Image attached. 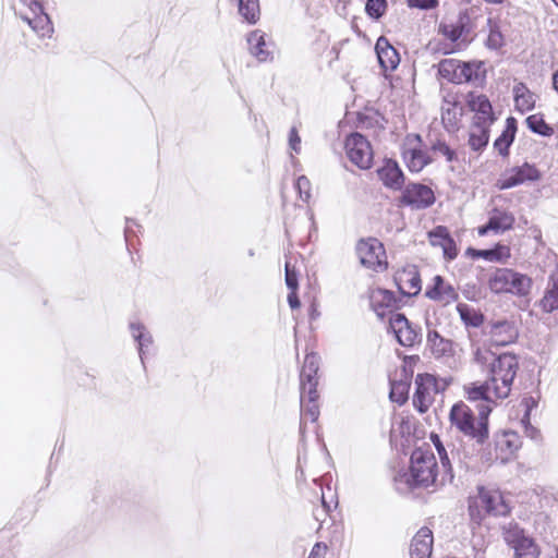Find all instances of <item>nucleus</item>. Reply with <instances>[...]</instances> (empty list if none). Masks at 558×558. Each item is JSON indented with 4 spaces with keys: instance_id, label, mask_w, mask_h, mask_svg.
Here are the masks:
<instances>
[{
    "instance_id": "1",
    "label": "nucleus",
    "mask_w": 558,
    "mask_h": 558,
    "mask_svg": "<svg viewBox=\"0 0 558 558\" xmlns=\"http://www.w3.org/2000/svg\"><path fill=\"white\" fill-rule=\"evenodd\" d=\"M490 412L492 407L488 403L478 408L477 415L464 402L452 405L449 413L450 427L463 435L470 444H464L462 440L444 441L437 434H430V440L449 482L453 480L456 472L463 473L471 468L475 456L487 442Z\"/></svg>"
},
{
    "instance_id": "2",
    "label": "nucleus",
    "mask_w": 558,
    "mask_h": 558,
    "mask_svg": "<svg viewBox=\"0 0 558 558\" xmlns=\"http://www.w3.org/2000/svg\"><path fill=\"white\" fill-rule=\"evenodd\" d=\"M473 361L487 374L497 399H506L511 391L513 380L519 369V361L514 354H496L489 349L477 348Z\"/></svg>"
},
{
    "instance_id": "3",
    "label": "nucleus",
    "mask_w": 558,
    "mask_h": 558,
    "mask_svg": "<svg viewBox=\"0 0 558 558\" xmlns=\"http://www.w3.org/2000/svg\"><path fill=\"white\" fill-rule=\"evenodd\" d=\"M436 468L434 454L421 449L414 450L411 456L410 470L399 473L396 482L405 484L409 488L429 486L436 480Z\"/></svg>"
},
{
    "instance_id": "4",
    "label": "nucleus",
    "mask_w": 558,
    "mask_h": 558,
    "mask_svg": "<svg viewBox=\"0 0 558 558\" xmlns=\"http://www.w3.org/2000/svg\"><path fill=\"white\" fill-rule=\"evenodd\" d=\"M488 288L496 294L510 293L526 296L532 289V279L509 268H498L488 279Z\"/></svg>"
},
{
    "instance_id": "5",
    "label": "nucleus",
    "mask_w": 558,
    "mask_h": 558,
    "mask_svg": "<svg viewBox=\"0 0 558 558\" xmlns=\"http://www.w3.org/2000/svg\"><path fill=\"white\" fill-rule=\"evenodd\" d=\"M482 62H462L457 59H444L438 64V74L442 78L454 83H480L484 78Z\"/></svg>"
},
{
    "instance_id": "6",
    "label": "nucleus",
    "mask_w": 558,
    "mask_h": 558,
    "mask_svg": "<svg viewBox=\"0 0 558 558\" xmlns=\"http://www.w3.org/2000/svg\"><path fill=\"white\" fill-rule=\"evenodd\" d=\"M21 19L26 22L39 38H50L54 32L50 16L37 0H19Z\"/></svg>"
},
{
    "instance_id": "7",
    "label": "nucleus",
    "mask_w": 558,
    "mask_h": 558,
    "mask_svg": "<svg viewBox=\"0 0 558 558\" xmlns=\"http://www.w3.org/2000/svg\"><path fill=\"white\" fill-rule=\"evenodd\" d=\"M504 539L514 550L517 558H538L541 550L535 541L517 523L509 522L502 527Z\"/></svg>"
},
{
    "instance_id": "8",
    "label": "nucleus",
    "mask_w": 558,
    "mask_h": 558,
    "mask_svg": "<svg viewBox=\"0 0 558 558\" xmlns=\"http://www.w3.org/2000/svg\"><path fill=\"white\" fill-rule=\"evenodd\" d=\"M356 254L360 263L369 269L381 271L387 268L386 252L383 243L377 239L361 240L356 244Z\"/></svg>"
},
{
    "instance_id": "9",
    "label": "nucleus",
    "mask_w": 558,
    "mask_h": 558,
    "mask_svg": "<svg viewBox=\"0 0 558 558\" xmlns=\"http://www.w3.org/2000/svg\"><path fill=\"white\" fill-rule=\"evenodd\" d=\"M347 156L360 169H369L373 163V150L369 142L360 133H352L345 140Z\"/></svg>"
},
{
    "instance_id": "10",
    "label": "nucleus",
    "mask_w": 558,
    "mask_h": 558,
    "mask_svg": "<svg viewBox=\"0 0 558 558\" xmlns=\"http://www.w3.org/2000/svg\"><path fill=\"white\" fill-rule=\"evenodd\" d=\"M318 369V355L315 353L306 354L304 359V364L300 373V391L303 402L306 398V393L311 396V399L317 396Z\"/></svg>"
},
{
    "instance_id": "11",
    "label": "nucleus",
    "mask_w": 558,
    "mask_h": 558,
    "mask_svg": "<svg viewBox=\"0 0 558 558\" xmlns=\"http://www.w3.org/2000/svg\"><path fill=\"white\" fill-rule=\"evenodd\" d=\"M435 195L430 187L421 183L408 184L401 196V203L413 209H424L433 205Z\"/></svg>"
},
{
    "instance_id": "12",
    "label": "nucleus",
    "mask_w": 558,
    "mask_h": 558,
    "mask_svg": "<svg viewBox=\"0 0 558 558\" xmlns=\"http://www.w3.org/2000/svg\"><path fill=\"white\" fill-rule=\"evenodd\" d=\"M403 160L411 172H420L432 162L430 157L421 148V136L408 138L403 147Z\"/></svg>"
},
{
    "instance_id": "13",
    "label": "nucleus",
    "mask_w": 558,
    "mask_h": 558,
    "mask_svg": "<svg viewBox=\"0 0 558 558\" xmlns=\"http://www.w3.org/2000/svg\"><path fill=\"white\" fill-rule=\"evenodd\" d=\"M475 505L483 509L486 513L493 515H506L509 513L510 508L504 499L499 490L487 489L481 487Z\"/></svg>"
},
{
    "instance_id": "14",
    "label": "nucleus",
    "mask_w": 558,
    "mask_h": 558,
    "mask_svg": "<svg viewBox=\"0 0 558 558\" xmlns=\"http://www.w3.org/2000/svg\"><path fill=\"white\" fill-rule=\"evenodd\" d=\"M538 178V170L532 165L524 163L521 167H513L509 171L505 172L498 180L497 186L500 190H507L527 181H536Z\"/></svg>"
},
{
    "instance_id": "15",
    "label": "nucleus",
    "mask_w": 558,
    "mask_h": 558,
    "mask_svg": "<svg viewBox=\"0 0 558 558\" xmlns=\"http://www.w3.org/2000/svg\"><path fill=\"white\" fill-rule=\"evenodd\" d=\"M390 328L393 331L398 342L403 347H412L421 340L417 330L409 323L401 313H393L389 317Z\"/></svg>"
},
{
    "instance_id": "16",
    "label": "nucleus",
    "mask_w": 558,
    "mask_h": 558,
    "mask_svg": "<svg viewBox=\"0 0 558 558\" xmlns=\"http://www.w3.org/2000/svg\"><path fill=\"white\" fill-rule=\"evenodd\" d=\"M414 404L420 412H425L433 400V395L437 392L436 378L430 374H418L415 377Z\"/></svg>"
},
{
    "instance_id": "17",
    "label": "nucleus",
    "mask_w": 558,
    "mask_h": 558,
    "mask_svg": "<svg viewBox=\"0 0 558 558\" xmlns=\"http://www.w3.org/2000/svg\"><path fill=\"white\" fill-rule=\"evenodd\" d=\"M369 303L372 310L381 319L388 314L392 315L398 307V300L393 292L380 288L371 291Z\"/></svg>"
},
{
    "instance_id": "18",
    "label": "nucleus",
    "mask_w": 558,
    "mask_h": 558,
    "mask_svg": "<svg viewBox=\"0 0 558 558\" xmlns=\"http://www.w3.org/2000/svg\"><path fill=\"white\" fill-rule=\"evenodd\" d=\"M468 106L475 113L473 123L482 125H492L495 118L490 101L485 95L470 93L468 95Z\"/></svg>"
},
{
    "instance_id": "19",
    "label": "nucleus",
    "mask_w": 558,
    "mask_h": 558,
    "mask_svg": "<svg viewBox=\"0 0 558 558\" xmlns=\"http://www.w3.org/2000/svg\"><path fill=\"white\" fill-rule=\"evenodd\" d=\"M513 223L514 217L511 213L494 208L489 214L487 223L478 228V234L486 235L488 232L502 233L510 230Z\"/></svg>"
},
{
    "instance_id": "20",
    "label": "nucleus",
    "mask_w": 558,
    "mask_h": 558,
    "mask_svg": "<svg viewBox=\"0 0 558 558\" xmlns=\"http://www.w3.org/2000/svg\"><path fill=\"white\" fill-rule=\"evenodd\" d=\"M470 32V16L466 12H460L458 16L439 25V33L452 43L464 38Z\"/></svg>"
},
{
    "instance_id": "21",
    "label": "nucleus",
    "mask_w": 558,
    "mask_h": 558,
    "mask_svg": "<svg viewBox=\"0 0 558 558\" xmlns=\"http://www.w3.org/2000/svg\"><path fill=\"white\" fill-rule=\"evenodd\" d=\"M395 282L404 295H416L421 291V278L414 266L397 271Z\"/></svg>"
},
{
    "instance_id": "22",
    "label": "nucleus",
    "mask_w": 558,
    "mask_h": 558,
    "mask_svg": "<svg viewBox=\"0 0 558 558\" xmlns=\"http://www.w3.org/2000/svg\"><path fill=\"white\" fill-rule=\"evenodd\" d=\"M490 341L497 347L513 343L518 338V330L513 323L499 320L493 323L489 330Z\"/></svg>"
},
{
    "instance_id": "23",
    "label": "nucleus",
    "mask_w": 558,
    "mask_h": 558,
    "mask_svg": "<svg viewBox=\"0 0 558 558\" xmlns=\"http://www.w3.org/2000/svg\"><path fill=\"white\" fill-rule=\"evenodd\" d=\"M433 532L426 527H421L413 536L410 545L411 558H429L433 550Z\"/></svg>"
},
{
    "instance_id": "24",
    "label": "nucleus",
    "mask_w": 558,
    "mask_h": 558,
    "mask_svg": "<svg viewBox=\"0 0 558 558\" xmlns=\"http://www.w3.org/2000/svg\"><path fill=\"white\" fill-rule=\"evenodd\" d=\"M375 50L377 53L379 64L384 70L392 71L398 66V64L400 62L399 53L390 45L389 40L386 37L380 36L377 39Z\"/></svg>"
},
{
    "instance_id": "25",
    "label": "nucleus",
    "mask_w": 558,
    "mask_h": 558,
    "mask_svg": "<svg viewBox=\"0 0 558 558\" xmlns=\"http://www.w3.org/2000/svg\"><path fill=\"white\" fill-rule=\"evenodd\" d=\"M427 345L435 359L452 357L456 354L453 341L441 337L436 330L428 331Z\"/></svg>"
},
{
    "instance_id": "26",
    "label": "nucleus",
    "mask_w": 558,
    "mask_h": 558,
    "mask_svg": "<svg viewBox=\"0 0 558 558\" xmlns=\"http://www.w3.org/2000/svg\"><path fill=\"white\" fill-rule=\"evenodd\" d=\"M426 296L447 305L458 299V293L451 284L445 282L442 277L436 276L434 278V286L426 291Z\"/></svg>"
},
{
    "instance_id": "27",
    "label": "nucleus",
    "mask_w": 558,
    "mask_h": 558,
    "mask_svg": "<svg viewBox=\"0 0 558 558\" xmlns=\"http://www.w3.org/2000/svg\"><path fill=\"white\" fill-rule=\"evenodd\" d=\"M247 44L250 52L262 62L272 58V50H270V43L265 39V33L259 29L251 32L247 36Z\"/></svg>"
},
{
    "instance_id": "28",
    "label": "nucleus",
    "mask_w": 558,
    "mask_h": 558,
    "mask_svg": "<svg viewBox=\"0 0 558 558\" xmlns=\"http://www.w3.org/2000/svg\"><path fill=\"white\" fill-rule=\"evenodd\" d=\"M378 177L384 185L392 190H401L404 183V175L398 163L391 159L378 169Z\"/></svg>"
},
{
    "instance_id": "29",
    "label": "nucleus",
    "mask_w": 558,
    "mask_h": 558,
    "mask_svg": "<svg viewBox=\"0 0 558 558\" xmlns=\"http://www.w3.org/2000/svg\"><path fill=\"white\" fill-rule=\"evenodd\" d=\"M520 437L515 432L506 430L496 435L495 447L499 451L498 458L502 461L508 460L520 448Z\"/></svg>"
},
{
    "instance_id": "30",
    "label": "nucleus",
    "mask_w": 558,
    "mask_h": 558,
    "mask_svg": "<svg viewBox=\"0 0 558 558\" xmlns=\"http://www.w3.org/2000/svg\"><path fill=\"white\" fill-rule=\"evenodd\" d=\"M538 306L545 313H553L558 310V267L548 278L544 295L538 301Z\"/></svg>"
},
{
    "instance_id": "31",
    "label": "nucleus",
    "mask_w": 558,
    "mask_h": 558,
    "mask_svg": "<svg viewBox=\"0 0 558 558\" xmlns=\"http://www.w3.org/2000/svg\"><path fill=\"white\" fill-rule=\"evenodd\" d=\"M130 331L133 339L137 342V349L142 364H144L145 355L153 344V336L147 331L146 327L138 322L130 323Z\"/></svg>"
},
{
    "instance_id": "32",
    "label": "nucleus",
    "mask_w": 558,
    "mask_h": 558,
    "mask_svg": "<svg viewBox=\"0 0 558 558\" xmlns=\"http://www.w3.org/2000/svg\"><path fill=\"white\" fill-rule=\"evenodd\" d=\"M463 114L462 107L456 102L445 99L441 106V121L446 130L452 132L458 129V124Z\"/></svg>"
},
{
    "instance_id": "33",
    "label": "nucleus",
    "mask_w": 558,
    "mask_h": 558,
    "mask_svg": "<svg viewBox=\"0 0 558 558\" xmlns=\"http://www.w3.org/2000/svg\"><path fill=\"white\" fill-rule=\"evenodd\" d=\"M514 105L521 112H526L535 107L536 95L532 93L523 83H518L513 87Z\"/></svg>"
},
{
    "instance_id": "34",
    "label": "nucleus",
    "mask_w": 558,
    "mask_h": 558,
    "mask_svg": "<svg viewBox=\"0 0 558 558\" xmlns=\"http://www.w3.org/2000/svg\"><path fill=\"white\" fill-rule=\"evenodd\" d=\"M515 132L517 120L513 117H509L506 121V128L504 132L494 143V147L499 151L500 155L507 156L509 154V147L514 140Z\"/></svg>"
},
{
    "instance_id": "35",
    "label": "nucleus",
    "mask_w": 558,
    "mask_h": 558,
    "mask_svg": "<svg viewBox=\"0 0 558 558\" xmlns=\"http://www.w3.org/2000/svg\"><path fill=\"white\" fill-rule=\"evenodd\" d=\"M319 398V395L317 393L316 397L311 399V396L306 393V398L304 402L302 401V397L300 396V405H301V426L300 432L303 435L304 434V423L303 421L305 418H308L311 422H316L319 416V407L317 403V400Z\"/></svg>"
},
{
    "instance_id": "36",
    "label": "nucleus",
    "mask_w": 558,
    "mask_h": 558,
    "mask_svg": "<svg viewBox=\"0 0 558 558\" xmlns=\"http://www.w3.org/2000/svg\"><path fill=\"white\" fill-rule=\"evenodd\" d=\"M489 125L473 123L469 135V145L473 150H481L488 144Z\"/></svg>"
},
{
    "instance_id": "37",
    "label": "nucleus",
    "mask_w": 558,
    "mask_h": 558,
    "mask_svg": "<svg viewBox=\"0 0 558 558\" xmlns=\"http://www.w3.org/2000/svg\"><path fill=\"white\" fill-rule=\"evenodd\" d=\"M469 399L472 401L484 400L486 402H495L498 400L495 396L492 385L485 380L480 386H473L468 390Z\"/></svg>"
},
{
    "instance_id": "38",
    "label": "nucleus",
    "mask_w": 558,
    "mask_h": 558,
    "mask_svg": "<svg viewBox=\"0 0 558 558\" xmlns=\"http://www.w3.org/2000/svg\"><path fill=\"white\" fill-rule=\"evenodd\" d=\"M457 311L460 315L461 320L471 327H480L484 320L481 313L470 307L468 304L460 303L457 305Z\"/></svg>"
},
{
    "instance_id": "39",
    "label": "nucleus",
    "mask_w": 558,
    "mask_h": 558,
    "mask_svg": "<svg viewBox=\"0 0 558 558\" xmlns=\"http://www.w3.org/2000/svg\"><path fill=\"white\" fill-rule=\"evenodd\" d=\"M526 124L532 132L543 136H550L554 133L553 128L549 126L539 114L527 117Z\"/></svg>"
},
{
    "instance_id": "40",
    "label": "nucleus",
    "mask_w": 558,
    "mask_h": 558,
    "mask_svg": "<svg viewBox=\"0 0 558 558\" xmlns=\"http://www.w3.org/2000/svg\"><path fill=\"white\" fill-rule=\"evenodd\" d=\"M477 255L489 262H504L510 256L509 248L504 245H498L492 250H482Z\"/></svg>"
},
{
    "instance_id": "41",
    "label": "nucleus",
    "mask_w": 558,
    "mask_h": 558,
    "mask_svg": "<svg viewBox=\"0 0 558 558\" xmlns=\"http://www.w3.org/2000/svg\"><path fill=\"white\" fill-rule=\"evenodd\" d=\"M387 9V0H366L365 12L371 19L379 20Z\"/></svg>"
},
{
    "instance_id": "42",
    "label": "nucleus",
    "mask_w": 558,
    "mask_h": 558,
    "mask_svg": "<svg viewBox=\"0 0 558 558\" xmlns=\"http://www.w3.org/2000/svg\"><path fill=\"white\" fill-rule=\"evenodd\" d=\"M428 236H429V241H430L432 245H434V246H441L447 241L452 239L450 236L448 229L444 226L436 227L434 230H432L428 233Z\"/></svg>"
},
{
    "instance_id": "43",
    "label": "nucleus",
    "mask_w": 558,
    "mask_h": 558,
    "mask_svg": "<svg viewBox=\"0 0 558 558\" xmlns=\"http://www.w3.org/2000/svg\"><path fill=\"white\" fill-rule=\"evenodd\" d=\"M389 396L393 402L404 403L408 399V385L402 381L392 383Z\"/></svg>"
},
{
    "instance_id": "44",
    "label": "nucleus",
    "mask_w": 558,
    "mask_h": 558,
    "mask_svg": "<svg viewBox=\"0 0 558 558\" xmlns=\"http://www.w3.org/2000/svg\"><path fill=\"white\" fill-rule=\"evenodd\" d=\"M430 148L434 154L445 157L448 162L457 159L456 151L451 149L444 141H436L432 144Z\"/></svg>"
},
{
    "instance_id": "45",
    "label": "nucleus",
    "mask_w": 558,
    "mask_h": 558,
    "mask_svg": "<svg viewBox=\"0 0 558 558\" xmlns=\"http://www.w3.org/2000/svg\"><path fill=\"white\" fill-rule=\"evenodd\" d=\"M295 187L299 191L300 197L307 202L311 197V183L310 180L305 175H301L298 178Z\"/></svg>"
},
{
    "instance_id": "46",
    "label": "nucleus",
    "mask_w": 558,
    "mask_h": 558,
    "mask_svg": "<svg viewBox=\"0 0 558 558\" xmlns=\"http://www.w3.org/2000/svg\"><path fill=\"white\" fill-rule=\"evenodd\" d=\"M286 283L290 290L298 289V275L294 267L291 266L289 260H286Z\"/></svg>"
},
{
    "instance_id": "47",
    "label": "nucleus",
    "mask_w": 558,
    "mask_h": 558,
    "mask_svg": "<svg viewBox=\"0 0 558 558\" xmlns=\"http://www.w3.org/2000/svg\"><path fill=\"white\" fill-rule=\"evenodd\" d=\"M410 8L430 10L438 5V0H405Z\"/></svg>"
},
{
    "instance_id": "48",
    "label": "nucleus",
    "mask_w": 558,
    "mask_h": 558,
    "mask_svg": "<svg viewBox=\"0 0 558 558\" xmlns=\"http://www.w3.org/2000/svg\"><path fill=\"white\" fill-rule=\"evenodd\" d=\"M537 399L532 396L523 398L521 404L524 407V415L521 418V423H525V421L530 420L531 411L533 408L537 407Z\"/></svg>"
},
{
    "instance_id": "49",
    "label": "nucleus",
    "mask_w": 558,
    "mask_h": 558,
    "mask_svg": "<svg viewBox=\"0 0 558 558\" xmlns=\"http://www.w3.org/2000/svg\"><path fill=\"white\" fill-rule=\"evenodd\" d=\"M441 247H442L445 257H447L448 259H454L457 257L458 250H457L453 239H450L449 241H447L444 245H441Z\"/></svg>"
},
{
    "instance_id": "50",
    "label": "nucleus",
    "mask_w": 558,
    "mask_h": 558,
    "mask_svg": "<svg viewBox=\"0 0 558 558\" xmlns=\"http://www.w3.org/2000/svg\"><path fill=\"white\" fill-rule=\"evenodd\" d=\"M289 145L292 150L300 153L301 150V137L299 136L298 130L292 128L289 134Z\"/></svg>"
},
{
    "instance_id": "51",
    "label": "nucleus",
    "mask_w": 558,
    "mask_h": 558,
    "mask_svg": "<svg viewBox=\"0 0 558 558\" xmlns=\"http://www.w3.org/2000/svg\"><path fill=\"white\" fill-rule=\"evenodd\" d=\"M501 34L498 31H490L487 45L489 48H498L501 46Z\"/></svg>"
},
{
    "instance_id": "52",
    "label": "nucleus",
    "mask_w": 558,
    "mask_h": 558,
    "mask_svg": "<svg viewBox=\"0 0 558 558\" xmlns=\"http://www.w3.org/2000/svg\"><path fill=\"white\" fill-rule=\"evenodd\" d=\"M521 424L523 425L524 433L526 434L527 437H530L531 439L537 438L538 430L530 424V420H527V421H525V423H521Z\"/></svg>"
},
{
    "instance_id": "53",
    "label": "nucleus",
    "mask_w": 558,
    "mask_h": 558,
    "mask_svg": "<svg viewBox=\"0 0 558 558\" xmlns=\"http://www.w3.org/2000/svg\"><path fill=\"white\" fill-rule=\"evenodd\" d=\"M288 302L291 308L300 307L301 304L295 290H291V292L288 294Z\"/></svg>"
},
{
    "instance_id": "54",
    "label": "nucleus",
    "mask_w": 558,
    "mask_h": 558,
    "mask_svg": "<svg viewBox=\"0 0 558 558\" xmlns=\"http://www.w3.org/2000/svg\"><path fill=\"white\" fill-rule=\"evenodd\" d=\"M310 316H311V319H316L319 316V312L317 311V308L314 304L311 306Z\"/></svg>"
},
{
    "instance_id": "55",
    "label": "nucleus",
    "mask_w": 558,
    "mask_h": 558,
    "mask_svg": "<svg viewBox=\"0 0 558 558\" xmlns=\"http://www.w3.org/2000/svg\"><path fill=\"white\" fill-rule=\"evenodd\" d=\"M553 85L555 90L558 93V71L553 75Z\"/></svg>"
},
{
    "instance_id": "56",
    "label": "nucleus",
    "mask_w": 558,
    "mask_h": 558,
    "mask_svg": "<svg viewBox=\"0 0 558 558\" xmlns=\"http://www.w3.org/2000/svg\"><path fill=\"white\" fill-rule=\"evenodd\" d=\"M486 2H489V3H501L504 0H485Z\"/></svg>"
},
{
    "instance_id": "57",
    "label": "nucleus",
    "mask_w": 558,
    "mask_h": 558,
    "mask_svg": "<svg viewBox=\"0 0 558 558\" xmlns=\"http://www.w3.org/2000/svg\"><path fill=\"white\" fill-rule=\"evenodd\" d=\"M129 228L125 229V238L128 239Z\"/></svg>"
},
{
    "instance_id": "58",
    "label": "nucleus",
    "mask_w": 558,
    "mask_h": 558,
    "mask_svg": "<svg viewBox=\"0 0 558 558\" xmlns=\"http://www.w3.org/2000/svg\"><path fill=\"white\" fill-rule=\"evenodd\" d=\"M464 3H471V0H462Z\"/></svg>"
},
{
    "instance_id": "59",
    "label": "nucleus",
    "mask_w": 558,
    "mask_h": 558,
    "mask_svg": "<svg viewBox=\"0 0 558 558\" xmlns=\"http://www.w3.org/2000/svg\"><path fill=\"white\" fill-rule=\"evenodd\" d=\"M553 1L558 7V0H553Z\"/></svg>"
}]
</instances>
